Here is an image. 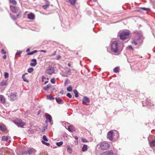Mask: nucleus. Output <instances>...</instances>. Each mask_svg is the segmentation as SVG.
<instances>
[{
	"instance_id": "obj_1",
	"label": "nucleus",
	"mask_w": 155,
	"mask_h": 155,
	"mask_svg": "<svg viewBox=\"0 0 155 155\" xmlns=\"http://www.w3.org/2000/svg\"><path fill=\"white\" fill-rule=\"evenodd\" d=\"M123 46V44L120 43L119 41H114L111 44V50L116 54H119L122 50Z\"/></svg>"
},
{
	"instance_id": "obj_2",
	"label": "nucleus",
	"mask_w": 155,
	"mask_h": 155,
	"mask_svg": "<svg viewBox=\"0 0 155 155\" xmlns=\"http://www.w3.org/2000/svg\"><path fill=\"white\" fill-rule=\"evenodd\" d=\"M120 38L123 40H124L128 38L130 34V31L128 30H125L119 32Z\"/></svg>"
},
{
	"instance_id": "obj_3",
	"label": "nucleus",
	"mask_w": 155,
	"mask_h": 155,
	"mask_svg": "<svg viewBox=\"0 0 155 155\" xmlns=\"http://www.w3.org/2000/svg\"><path fill=\"white\" fill-rule=\"evenodd\" d=\"M118 135L117 131H110L108 133L107 137L110 140H112L113 139H116L118 137Z\"/></svg>"
},
{
	"instance_id": "obj_4",
	"label": "nucleus",
	"mask_w": 155,
	"mask_h": 155,
	"mask_svg": "<svg viewBox=\"0 0 155 155\" xmlns=\"http://www.w3.org/2000/svg\"><path fill=\"white\" fill-rule=\"evenodd\" d=\"M13 122L17 125L18 127H23L25 125V123L22 122L20 119H17L13 121Z\"/></svg>"
},
{
	"instance_id": "obj_5",
	"label": "nucleus",
	"mask_w": 155,
	"mask_h": 155,
	"mask_svg": "<svg viewBox=\"0 0 155 155\" xmlns=\"http://www.w3.org/2000/svg\"><path fill=\"white\" fill-rule=\"evenodd\" d=\"M109 144L106 142H103L101 143L100 148L102 150H107L109 149Z\"/></svg>"
},
{
	"instance_id": "obj_6",
	"label": "nucleus",
	"mask_w": 155,
	"mask_h": 155,
	"mask_svg": "<svg viewBox=\"0 0 155 155\" xmlns=\"http://www.w3.org/2000/svg\"><path fill=\"white\" fill-rule=\"evenodd\" d=\"M54 70L53 68L52 67H49L46 69L45 72L46 74L50 75L52 74L54 72Z\"/></svg>"
},
{
	"instance_id": "obj_7",
	"label": "nucleus",
	"mask_w": 155,
	"mask_h": 155,
	"mask_svg": "<svg viewBox=\"0 0 155 155\" xmlns=\"http://www.w3.org/2000/svg\"><path fill=\"white\" fill-rule=\"evenodd\" d=\"M10 9L11 11L14 13H17L19 10V8L18 7L14 6L11 5L10 6Z\"/></svg>"
},
{
	"instance_id": "obj_8",
	"label": "nucleus",
	"mask_w": 155,
	"mask_h": 155,
	"mask_svg": "<svg viewBox=\"0 0 155 155\" xmlns=\"http://www.w3.org/2000/svg\"><path fill=\"white\" fill-rule=\"evenodd\" d=\"M82 101L83 104H85L86 105H88L90 103V100L87 97H84L82 100Z\"/></svg>"
},
{
	"instance_id": "obj_9",
	"label": "nucleus",
	"mask_w": 155,
	"mask_h": 155,
	"mask_svg": "<svg viewBox=\"0 0 155 155\" xmlns=\"http://www.w3.org/2000/svg\"><path fill=\"white\" fill-rule=\"evenodd\" d=\"M101 155H114L112 150H109L101 154Z\"/></svg>"
},
{
	"instance_id": "obj_10",
	"label": "nucleus",
	"mask_w": 155,
	"mask_h": 155,
	"mask_svg": "<svg viewBox=\"0 0 155 155\" xmlns=\"http://www.w3.org/2000/svg\"><path fill=\"white\" fill-rule=\"evenodd\" d=\"M140 39V37H138L136 39H135L132 42V44H134L135 45H137L139 43V40Z\"/></svg>"
},
{
	"instance_id": "obj_11",
	"label": "nucleus",
	"mask_w": 155,
	"mask_h": 155,
	"mask_svg": "<svg viewBox=\"0 0 155 155\" xmlns=\"http://www.w3.org/2000/svg\"><path fill=\"white\" fill-rule=\"evenodd\" d=\"M17 94L15 93H12L11 94L10 96L11 99L13 100H15L17 99Z\"/></svg>"
},
{
	"instance_id": "obj_12",
	"label": "nucleus",
	"mask_w": 155,
	"mask_h": 155,
	"mask_svg": "<svg viewBox=\"0 0 155 155\" xmlns=\"http://www.w3.org/2000/svg\"><path fill=\"white\" fill-rule=\"evenodd\" d=\"M45 117L46 119L47 120H49V122L51 123L52 120V117L49 114H45Z\"/></svg>"
},
{
	"instance_id": "obj_13",
	"label": "nucleus",
	"mask_w": 155,
	"mask_h": 155,
	"mask_svg": "<svg viewBox=\"0 0 155 155\" xmlns=\"http://www.w3.org/2000/svg\"><path fill=\"white\" fill-rule=\"evenodd\" d=\"M31 61L33 63H31L30 64L31 66L34 67L37 64V61L35 59H33L31 60Z\"/></svg>"
},
{
	"instance_id": "obj_14",
	"label": "nucleus",
	"mask_w": 155,
	"mask_h": 155,
	"mask_svg": "<svg viewBox=\"0 0 155 155\" xmlns=\"http://www.w3.org/2000/svg\"><path fill=\"white\" fill-rule=\"evenodd\" d=\"M10 139L9 136H3L2 137V139L3 141L8 142V140Z\"/></svg>"
},
{
	"instance_id": "obj_15",
	"label": "nucleus",
	"mask_w": 155,
	"mask_h": 155,
	"mask_svg": "<svg viewBox=\"0 0 155 155\" xmlns=\"http://www.w3.org/2000/svg\"><path fill=\"white\" fill-rule=\"evenodd\" d=\"M34 150H33V149H29L27 151L23 152V154H27L28 153L29 154H31L33 153Z\"/></svg>"
},
{
	"instance_id": "obj_16",
	"label": "nucleus",
	"mask_w": 155,
	"mask_h": 155,
	"mask_svg": "<svg viewBox=\"0 0 155 155\" xmlns=\"http://www.w3.org/2000/svg\"><path fill=\"white\" fill-rule=\"evenodd\" d=\"M56 102L59 104H62L63 103V101L60 97L56 98H55Z\"/></svg>"
},
{
	"instance_id": "obj_17",
	"label": "nucleus",
	"mask_w": 155,
	"mask_h": 155,
	"mask_svg": "<svg viewBox=\"0 0 155 155\" xmlns=\"http://www.w3.org/2000/svg\"><path fill=\"white\" fill-rule=\"evenodd\" d=\"M28 18L30 19H33L35 18V16L34 14L31 13L28 15Z\"/></svg>"
},
{
	"instance_id": "obj_18",
	"label": "nucleus",
	"mask_w": 155,
	"mask_h": 155,
	"mask_svg": "<svg viewBox=\"0 0 155 155\" xmlns=\"http://www.w3.org/2000/svg\"><path fill=\"white\" fill-rule=\"evenodd\" d=\"M68 130L70 132H73L74 130V127L72 125L69 126L68 128Z\"/></svg>"
},
{
	"instance_id": "obj_19",
	"label": "nucleus",
	"mask_w": 155,
	"mask_h": 155,
	"mask_svg": "<svg viewBox=\"0 0 155 155\" xmlns=\"http://www.w3.org/2000/svg\"><path fill=\"white\" fill-rule=\"evenodd\" d=\"M46 2H47L46 5H43L42 6V7L44 9H45L48 8L50 5V3L48 1H46Z\"/></svg>"
},
{
	"instance_id": "obj_20",
	"label": "nucleus",
	"mask_w": 155,
	"mask_h": 155,
	"mask_svg": "<svg viewBox=\"0 0 155 155\" xmlns=\"http://www.w3.org/2000/svg\"><path fill=\"white\" fill-rule=\"evenodd\" d=\"M0 130L4 132L6 130V127L4 125L0 124Z\"/></svg>"
},
{
	"instance_id": "obj_21",
	"label": "nucleus",
	"mask_w": 155,
	"mask_h": 155,
	"mask_svg": "<svg viewBox=\"0 0 155 155\" xmlns=\"http://www.w3.org/2000/svg\"><path fill=\"white\" fill-rule=\"evenodd\" d=\"M7 81V80H3L0 83V85L1 86H4L6 84Z\"/></svg>"
},
{
	"instance_id": "obj_22",
	"label": "nucleus",
	"mask_w": 155,
	"mask_h": 155,
	"mask_svg": "<svg viewBox=\"0 0 155 155\" xmlns=\"http://www.w3.org/2000/svg\"><path fill=\"white\" fill-rule=\"evenodd\" d=\"M87 146L86 145L84 144L82 148V150L83 152H85L87 151Z\"/></svg>"
},
{
	"instance_id": "obj_23",
	"label": "nucleus",
	"mask_w": 155,
	"mask_h": 155,
	"mask_svg": "<svg viewBox=\"0 0 155 155\" xmlns=\"http://www.w3.org/2000/svg\"><path fill=\"white\" fill-rule=\"evenodd\" d=\"M5 98L2 95L0 96V102L2 103H4L5 102Z\"/></svg>"
},
{
	"instance_id": "obj_24",
	"label": "nucleus",
	"mask_w": 155,
	"mask_h": 155,
	"mask_svg": "<svg viewBox=\"0 0 155 155\" xmlns=\"http://www.w3.org/2000/svg\"><path fill=\"white\" fill-rule=\"evenodd\" d=\"M46 97L48 99L51 100H54V98L53 97V96L50 94L47 95L46 96Z\"/></svg>"
},
{
	"instance_id": "obj_25",
	"label": "nucleus",
	"mask_w": 155,
	"mask_h": 155,
	"mask_svg": "<svg viewBox=\"0 0 155 155\" xmlns=\"http://www.w3.org/2000/svg\"><path fill=\"white\" fill-rule=\"evenodd\" d=\"M69 2L72 5H75L76 2L77 0H69Z\"/></svg>"
},
{
	"instance_id": "obj_26",
	"label": "nucleus",
	"mask_w": 155,
	"mask_h": 155,
	"mask_svg": "<svg viewBox=\"0 0 155 155\" xmlns=\"http://www.w3.org/2000/svg\"><path fill=\"white\" fill-rule=\"evenodd\" d=\"M67 151L70 154L72 153V150L69 146H67Z\"/></svg>"
},
{
	"instance_id": "obj_27",
	"label": "nucleus",
	"mask_w": 155,
	"mask_h": 155,
	"mask_svg": "<svg viewBox=\"0 0 155 155\" xmlns=\"http://www.w3.org/2000/svg\"><path fill=\"white\" fill-rule=\"evenodd\" d=\"M27 73H26L24 74H23L22 76V78L23 80V81L25 82H28V80L25 78V75L27 74Z\"/></svg>"
},
{
	"instance_id": "obj_28",
	"label": "nucleus",
	"mask_w": 155,
	"mask_h": 155,
	"mask_svg": "<svg viewBox=\"0 0 155 155\" xmlns=\"http://www.w3.org/2000/svg\"><path fill=\"white\" fill-rule=\"evenodd\" d=\"M150 146L151 147H153L155 146V140H152L150 143Z\"/></svg>"
},
{
	"instance_id": "obj_29",
	"label": "nucleus",
	"mask_w": 155,
	"mask_h": 155,
	"mask_svg": "<svg viewBox=\"0 0 155 155\" xmlns=\"http://www.w3.org/2000/svg\"><path fill=\"white\" fill-rule=\"evenodd\" d=\"M51 87V86L50 85L48 84L46 85V87H43V89L45 90H47L48 88H49Z\"/></svg>"
},
{
	"instance_id": "obj_30",
	"label": "nucleus",
	"mask_w": 155,
	"mask_h": 155,
	"mask_svg": "<svg viewBox=\"0 0 155 155\" xmlns=\"http://www.w3.org/2000/svg\"><path fill=\"white\" fill-rule=\"evenodd\" d=\"M73 92L75 94V97H78V93L77 91L76 90H74L73 91Z\"/></svg>"
},
{
	"instance_id": "obj_31",
	"label": "nucleus",
	"mask_w": 155,
	"mask_h": 155,
	"mask_svg": "<svg viewBox=\"0 0 155 155\" xmlns=\"http://www.w3.org/2000/svg\"><path fill=\"white\" fill-rule=\"evenodd\" d=\"M37 52V50H35V51H31V52H30L28 53L27 54L28 55H32L33 54H34V53Z\"/></svg>"
},
{
	"instance_id": "obj_32",
	"label": "nucleus",
	"mask_w": 155,
	"mask_h": 155,
	"mask_svg": "<svg viewBox=\"0 0 155 155\" xmlns=\"http://www.w3.org/2000/svg\"><path fill=\"white\" fill-rule=\"evenodd\" d=\"M10 15L13 20H16L17 19V18L14 15H12L11 14H10Z\"/></svg>"
},
{
	"instance_id": "obj_33",
	"label": "nucleus",
	"mask_w": 155,
	"mask_h": 155,
	"mask_svg": "<svg viewBox=\"0 0 155 155\" xmlns=\"http://www.w3.org/2000/svg\"><path fill=\"white\" fill-rule=\"evenodd\" d=\"M10 2L14 5L17 4V2L15 0H9Z\"/></svg>"
},
{
	"instance_id": "obj_34",
	"label": "nucleus",
	"mask_w": 155,
	"mask_h": 155,
	"mask_svg": "<svg viewBox=\"0 0 155 155\" xmlns=\"http://www.w3.org/2000/svg\"><path fill=\"white\" fill-rule=\"evenodd\" d=\"M67 90L69 92H71L72 90V87L71 86H70L67 88Z\"/></svg>"
},
{
	"instance_id": "obj_35",
	"label": "nucleus",
	"mask_w": 155,
	"mask_h": 155,
	"mask_svg": "<svg viewBox=\"0 0 155 155\" xmlns=\"http://www.w3.org/2000/svg\"><path fill=\"white\" fill-rule=\"evenodd\" d=\"M114 71L115 73H117L119 71V68L118 67H115L114 69Z\"/></svg>"
},
{
	"instance_id": "obj_36",
	"label": "nucleus",
	"mask_w": 155,
	"mask_h": 155,
	"mask_svg": "<svg viewBox=\"0 0 155 155\" xmlns=\"http://www.w3.org/2000/svg\"><path fill=\"white\" fill-rule=\"evenodd\" d=\"M33 70L34 69L33 68H29L28 69V73H31L33 71Z\"/></svg>"
},
{
	"instance_id": "obj_37",
	"label": "nucleus",
	"mask_w": 155,
	"mask_h": 155,
	"mask_svg": "<svg viewBox=\"0 0 155 155\" xmlns=\"http://www.w3.org/2000/svg\"><path fill=\"white\" fill-rule=\"evenodd\" d=\"M70 83V81L68 79H67L64 82V85H66L67 84Z\"/></svg>"
},
{
	"instance_id": "obj_38",
	"label": "nucleus",
	"mask_w": 155,
	"mask_h": 155,
	"mask_svg": "<svg viewBox=\"0 0 155 155\" xmlns=\"http://www.w3.org/2000/svg\"><path fill=\"white\" fill-rule=\"evenodd\" d=\"M4 76L5 78H8L9 76V74L7 72H5L4 74Z\"/></svg>"
},
{
	"instance_id": "obj_39",
	"label": "nucleus",
	"mask_w": 155,
	"mask_h": 155,
	"mask_svg": "<svg viewBox=\"0 0 155 155\" xmlns=\"http://www.w3.org/2000/svg\"><path fill=\"white\" fill-rule=\"evenodd\" d=\"M63 143V142L62 141H61L59 142H57L56 144L58 146H60L62 145Z\"/></svg>"
},
{
	"instance_id": "obj_40",
	"label": "nucleus",
	"mask_w": 155,
	"mask_h": 155,
	"mask_svg": "<svg viewBox=\"0 0 155 155\" xmlns=\"http://www.w3.org/2000/svg\"><path fill=\"white\" fill-rule=\"evenodd\" d=\"M42 138L43 140L45 141H48V138L45 135H44L43 136Z\"/></svg>"
},
{
	"instance_id": "obj_41",
	"label": "nucleus",
	"mask_w": 155,
	"mask_h": 155,
	"mask_svg": "<svg viewBox=\"0 0 155 155\" xmlns=\"http://www.w3.org/2000/svg\"><path fill=\"white\" fill-rule=\"evenodd\" d=\"M42 142L43 143L45 144V145L47 146H49L50 145V143H48L45 142L43 141H42Z\"/></svg>"
},
{
	"instance_id": "obj_42",
	"label": "nucleus",
	"mask_w": 155,
	"mask_h": 155,
	"mask_svg": "<svg viewBox=\"0 0 155 155\" xmlns=\"http://www.w3.org/2000/svg\"><path fill=\"white\" fill-rule=\"evenodd\" d=\"M51 81L52 84H54L55 83V81H56L55 79V78L52 79L51 80Z\"/></svg>"
},
{
	"instance_id": "obj_43",
	"label": "nucleus",
	"mask_w": 155,
	"mask_h": 155,
	"mask_svg": "<svg viewBox=\"0 0 155 155\" xmlns=\"http://www.w3.org/2000/svg\"><path fill=\"white\" fill-rule=\"evenodd\" d=\"M1 52L2 54H5L6 53V51H5L3 49L1 50Z\"/></svg>"
},
{
	"instance_id": "obj_44",
	"label": "nucleus",
	"mask_w": 155,
	"mask_h": 155,
	"mask_svg": "<svg viewBox=\"0 0 155 155\" xmlns=\"http://www.w3.org/2000/svg\"><path fill=\"white\" fill-rule=\"evenodd\" d=\"M81 140L84 142L85 143H87L88 142V141H87L86 139H85L84 138H81Z\"/></svg>"
},
{
	"instance_id": "obj_45",
	"label": "nucleus",
	"mask_w": 155,
	"mask_h": 155,
	"mask_svg": "<svg viewBox=\"0 0 155 155\" xmlns=\"http://www.w3.org/2000/svg\"><path fill=\"white\" fill-rule=\"evenodd\" d=\"M67 96L69 97V98H71L72 97V96L70 93H68L67 94Z\"/></svg>"
},
{
	"instance_id": "obj_46",
	"label": "nucleus",
	"mask_w": 155,
	"mask_h": 155,
	"mask_svg": "<svg viewBox=\"0 0 155 155\" xmlns=\"http://www.w3.org/2000/svg\"><path fill=\"white\" fill-rule=\"evenodd\" d=\"M56 59L57 60H59V59H60L61 58V56H60V55H58L56 57Z\"/></svg>"
},
{
	"instance_id": "obj_47",
	"label": "nucleus",
	"mask_w": 155,
	"mask_h": 155,
	"mask_svg": "<svg viewBox=\"0 0 155 155\" xmlns=\"http://www.w3.org/2000/svg\"><path fill=\"white\" fill-rule=\"evenodd\" d=\"M22 53L21 51H19L17 52L16 53V55H20Z\"/></svg>"
},
{
	"instance_id": "obj_48",
	"label": "nucleus",
	"mask_w": 155,
	"mask_h": 155,
	"mask_svg": "<svg viewBox=\"0 0 155 155\" xmlns=\"http://www.w3.org/2000/svg\"><path fill=\"white\" fill-rule=\"evenodd\" d=\"M21 12H20L17 15V17H16L17 18H18L19 15H21Z\"/></svg>"
},
{
	"instance_id": "obj_49",
	"label": "nucleus",
	"mask_w": 155,
	"mask_h": 155,
	"mask_svg": "<svg viewBox=\"0 0 155 155\" xmlns=\"http://www.w3.org/2000/svg\"><path fill=\"white\" fill-rule=\"evenodd\" d=\"M141 9L142 10H145V11H146L148 9L147 8H144V7L141 8Z\"/></svg>"
},
{
	"instance_id": "obj_50",
	"label": "nucleus",
	"mask_w": 155,
	"mask_h": 155,
	"mask_svg": "<svg viewBox=\"0 0 155 155\" xmlns=\"http://www.w3.org/2000/svg\"><path fill=\"white\" fill-rule=\"evenodd\" d=\"M74 137L75 139L78 141V137L76 136H75Z\"/></svg>"
},
{
	"instance_id": "obj_51",
	"label": "nucleus",
	"mask_w": 155,
	"mask_h": 155,
	"mask_svg": "<svg viewBox=\"0 0 155 155\" xmlns=\"http://www.w3.org/2000/svg\"><path fill=\"white\" fill-rule=\"evenodd\" d=\"M6 58H7V56L6 55H4L3 56V58L5 59H6Z\"/></svg>"
},
{
	"instance_id": "obj_52",
	"label": "nucleus",
	"mask_w": 155,
	"mask_h": 155,
	"mask_svg": "<svg viewBox=\"0 0 155 155\" xmlns=\"http://www.w3.org/2000/svg\"><path fill=\"white\" fill-rule=\"evenodd\" d=\"M41 51L44 53H46V51L45 50H41Z\"/></svg>"
},
{
	"instance_id": "obj_53",
	"label": "nucleus",
	"mask_w": 155,
	"mask_h": 155,
	"mask_svg": "<svg viewBox=\"0 0 155 155\" xmlns=\"http://www.w3.org/2000/svg\"><path fill=\"white\" fill-rule=\"evenodd\" d=\"M56 54V52L55 51L54 53L51 55V56H54Z\"/></svg>"
},
{
	"instance_id": "obj_54",
	"label": "nucleus",
	"mask_w": 155,
	"mask_h": 155,
	"mask_svg": "<svg viewBox=\"0 0 155 155\" xmlns=\"http://www.w3.org/2000/svg\"><path fill=\"white\" fill-rule=\"evenodd\" d=\"M128 48H130L131 49H133L132 46H131V45L129 46H128Z\"/></svg>"
},
{
	"instance_id": "obj_55",
	"label": "nucleus",
	"mask_w": 155,
	"mask_h": 155,
	"mask_svg": "<svg viewBox=\"0 0 155 155\" xmlns=\"http://www.w3.org/2000/svg\"><path fill=\"white\" fill-rule=\"evenodd\" d=\"M45 78L43 76H42V80H44V79Z\"/></svg>"
},
{
	"instance_id": "obj_56",
	"label": "nucleus",
	"mask_w": 155,
	"mask_h": 155,
	"mask_svg": "<svg viewBox=\"0 0 155 155\" xmlns=\"http://www.w3.org/2000/svg\"><path fill=\"white\" fill-rule=\"evenodd\" d=\"M30 50L29 48H28L26 50V52H28L30 51Z\"/></svg>"
},
{
	"instance_id": "obj_57",
	"label": "nucleus",
	"mask_w": 155,
	"mask_h": 155,
	"mask_svg": "<svg viewBox=\"0 0 155 155\" xmlns=\"http://www.w3.org/2000/svg\"><path fill=\"white\" fill-rule=\"evenodd\" d=\"M48 81H45V83H44V84H47L48 83Z\"/></svg>"
},
{
	"instance_id": "obj_58",
	"label": "nucleus",
	"mask_w": 155,
	"mask_h": 155,
	"mask_svg": "<svg viewBox=\"0 0 155 155\" xmlns=\"http://www.w3.org/2000/svg\"><path fill=\"white\" fill-rule=\"evenodd\" d=\"M67 72L68 73H70L71 72V71L69 69L67 71Z\"/></svg>"
},
{
	"instance_id": "obj_59",
	"label": "nucleus",
	"mask_w": 155,
	"mask_h": 155,
	"mask_svg": "<svg viewBox=\"0 0 155 155\" xmlns=\"http://www.w3.org/2000/svg\"><path fill=\"white\" fill-rule=\"evenodd\" d=\"M68 66L69 67H70L71 66V64H70L69 63H68Z\"/></svg>"
},
{
	"instance_id": "obj_60",
	"label": "nucleus",
	"mask_w": 155,
	"mask_h": 155,
	"mask_svg": "<svg viewBox=\"0 0 155 155\" xmlns=\"http://www.w3.org/2000/svg\"><path fill=\"white\" fill-rule=\"evenodd\" d=\"M63 91L60 92V93L61 94H63Z\"/></svg>"
},
{
	"instance_id": "obj_61",
	"label": "nucleus",
	"mask_w": 155,
	"mask_h": 155,
	"mask_svg": "<svg viewBox=\"0 0 155 155\" xmlns=\"http://www.w3.org/2000/svg\"><path fill=\"white\" fill-rule=\"evenodd\" d=\"M97 0H93L94 1V2H96Z\"/></svg>"
},
{
	"instance_id": "obj_62",
	"label": "nucleus",
	"mask_w": 155,
	"mask_h": 155,
	"mask_svg": "<svg viewBox=\"0 0 155 155\" xmlns=\"http://www.w3.org/2000/svg\"><path fill=\"white\" fill-rule=\"evenodd\" d=\"M42 82H43L44 81V80H42Z\"/></svg>"
},
{
	"instance_id": "obj_63",
	"label": "nucleus",
	"mask_w": 155,
	"mask_h": 155,
	"mask_svg": "<svg viewBox=\"0 0 155 155\" xmlns=\"http://www.w3.org/2000/svg\"><path fill=\"white\" fill-rule=\"evenodd\" d=\"M40 113V112L39 111H38V113Z\"/></svg>"
},
{
	"instance_id": "obj_64",
	"label": "nucleus",
	"mask_w": 155,
	"mask_h": 155,
	"mask_svg": "<svg viewBox=\"0 0 155 155\" xmlns=\"http://www.w3.org/2000/svg\"><path fill=\"white\" fill-rule=\"evenodd\" d=\"M40 113V112L39 111H38V113Z\"/></svg>"
}]
</instances>
